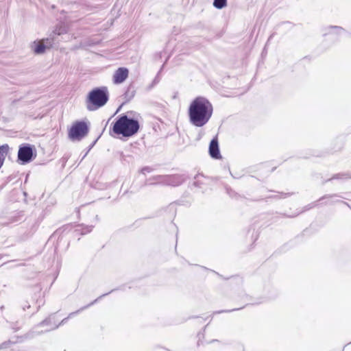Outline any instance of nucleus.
<instances>
[{
	"label": "nucleus",
	"instance_id": "obj_4",
	"mask_svg": "<svg viewBox=\"0 0 351 351\" xmlns=\"http://www.w3.org/2000/svg\"><path fill=\"white\" fill-rule=\"evenodd\" d=\"M88 128L84 121L75 122L69 130L68 136L72 141H80L86 136Z\"/></svg>",
	"mask_w": 351,
	"mask_h": 351
},
{
	"label": "nucleus",
	"instance_id": "obj_6",
	"mask_svg": "<svg viewBox=\"0 0 351 351\" xmlns=\"http://www.w3.org/2000/svg\"><path fill=\"white\" fill-rule=\"evenodd\" d=\"M33 149L29 145L20 147L18 152V158L23 163H27L32 160Z\"/></svg>",
	"mask_w": 351,
	"mask_h": 351
},
{
	"label": "nucleus",
	"instance_id": "obj_3",
	"mask_svg": "<svg viewBox=\"0 0 351 351\" xmlns=\"http://www.w3.org/2000/svg\"><path fill=\"white\" fill-rule=\"evenodd\" d=\"M108 97L106 88H96L89 93L87 98V108L89 110H94L104 106Z\"/></svg>",
	"mask_w": 351,
	"mask_h": 351
},
{
	"label": "nucleus",
	"instance_id": "obj_9",
	"mask_svg": "<svg viewBox=\"0 0 351 351\" xmlns=\"http://www.w3.org/2000/svg\"><path fill=\"white\" fill-rule=\"evenodd\" d=\"M213 5L217 9H222L227 5V0H214Z\"/></svg>",
	"mask_w": 351,
	"mask_h": 351
},
{
	"label": "nucleus",
	"instance_id": "obj_1",
	"mask_svg": "<svg viewBox=\"0 0 351 351\" xmlns=\"http://www.w3.org/2000/svg\"><path fill=\"white\" fill-rule=\"evenodd\" d=\"M213 106L204 97H197L190 104L189 117L191 123L196 127L206 125L213 114Z\"/></svg>",
	"mask_w": 351,
	"mask_h": 351
},
{
	"label": "nucleus",
	"instance_id": "obj_7",
	"mask_svg": "<svg viewBox=\"0 0 351 351\" xmlns=\"http://www.w3.org/2000/svg\"><path fill=\"white\" fill-rule=\"evenodd\" d=\"M128 75L129 71L127 68L120 67L113 74V82L116 84H121L128 78Z\"/></svg>",
	"mask_w": 351,
	"mask_h": 351
},
{
	"label": "nucleus",
	"instance_id": "obj_8",
	"mask_svg": "<svg viewBox=\"0 0 351 351\" xmlns=\"http://www.w3.org/2000/svg\"><path fill=\"white\" fill-rule=\"evenodd\" d=\"M209 153L213 158H219L220 157L219 145L217 138H214L211 141L209 146Z\"/></svg>",
	"mask_w": 351,
	"mask_h": 351
},
{
	"label": "nucleus",
	"instance_id": "obj_5",
	"mask_svg": "<svg viewBox=\"0 0 351 351\" xmlns=\"http://www.w3.org/2000/svg\"><path fill=\"white\" fill-rule=\"evenodd\" d=\"M53 42L50 38L35 40L31 44V49L36 54H43L46 49H50Z\"/></svg>",
	"mask_w": 351,
	"mask_h": 351
},
{
	"label": "nucleus",
	"instance_id": "obj_2",
	"mask_svg": "<svg viewBox=\"0 0 351 351\" xmlns=\"http://www.w3.org/2000/svg\"><path fill=\"white\" fill-rule=\"evenodd\" d=\"M139 129V123L136 120L129 119L124 115L121 117L114 124L113 132L117 134L129 137L135 134Z\"/></svg>",
	"mask_w": 351,
	"mask_h": 351
},
{
	"label": "nucleus",
	"instance_id": "obj_11",
	"mask_svg": "<svg viewBox=\"0 0 351 351\" xmlns=\"http://www.w3.org/2000/svg\"><path fill=\"white\" fill-rule=\"evenodd\" d=\"M63 32H64V31H63V30H58V31L56 32V34H58V35H60V34H62Z\"/></svg>",
	"mask_w": 351,
	"mask_h": 351
},
{
	"label": "nucleus",
	"instance_id": "obj_10",
	"mask_svg": "<svg viewBox=\"0 0 351 351\" xmlns=\"http://www.w3.org/2000/svg\"><path fill=\"white\" fill-rule=\"evenodd\" d=\"M8 145H2L1 147H0V149L3 151L4 149L5 150H8Z\"/></svg>",
	"mask_w": 351,
	"mask_h": 351
}]
</instances>
